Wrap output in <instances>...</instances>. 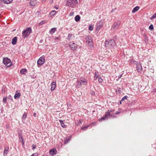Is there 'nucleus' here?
Here are the masks:
<instances>
[{
  "instance_id": "nucleus-8",
  "label": "nucleus",
  "mask_w": 156,
  "mask_h": 156,
  "mask_svg": "<svg viewBox=\"0 0 156 156\" xmlns=\"http://www.w3.org/2000/svg\"><path fill=\"white\" fill-rule=\"evenodd\" d=\"M114 110H112L110 109L108 110V112H107V113L105 115V116L103 117H102L101 119H99V121L101 122L103 120L107 119L108 118V114H110V113L112 112H114Z\"/></svg>"
},
{
  "instance_id": "nucleus-6",
  "label": "nucleus",
  "mask_w": 156,
  "mask_h": 156,
  "mask_svg": "<svg viewBox=\"0 0 156 156\" xmlns=\"http://www.w3.org/2000/svg\"><path fill=\"white\" fill-rule=\"evenodd\" d=\"M3 63L5 65L8 66L11 65L12 63L11 62L10 60L8 58H5L3 59Z\"/></svg>"
},
{
  "instance_id": "nucleus-46",
  "label": "nucleus",
  "mask_w": 156,
  "mask_h": 156,
  "mask_svg": "<svg viewBox=\"0 0 156 156\" xmlns=\"http://www.w3.org/2000/svg\"><path fill=\"white\" fill-rule=\"evenodd\" d=\"M109 116V117H112V115L111 114H110H110H108V116Z\"/></svg>"
},
{
  "instance_id": "nucleus-52",
  "label": "nucleus",
  "mask_w": 156,
  "mask_h": 156,
  "mask_svg": "<svg viewBox=\"0 0 156 156\" xmlns=\"http://www.w3.org/2000/svg\"><path fill=\"white\" fill-rule=\"evenodd\" d=\"M120 104H121V101L120 102Z\"/></svg>"
},
{
  "instance_id": "nucleus-47",
  "label": "nucleus",
  "mask_w": 156,
  "mask_h": 156,
  "mask_svg": "<svg viewBox=\"0 0 156 156\" xmlns=\"http://www.w3.org/2000/svg\"><path fill=\"white\" fill-rule=\"evenodd\" d=\"M58 39V37H56L54 38L55 41H57Z\"/></svg>"
},
{
  "instance_id": "nucleus-15",
  "label": "nucleus",
  "mask_w": 156,
  "mask_h": 156,
  "mask_svg": "<svg viewBox=\"0 0 156 156\" xmlns=\"http://www.w3.org/2000/svg\"><path fill=\"white\" fill-rule=\"evenodd\" d=\"M16 92L17 93L15 94L14 96V98L15 99L17 98H19L21 96V94L20 93H18L17 91H16Z\"/></svg>"
},
{
  "instance_id": "nucleus-11",
  "label": "nucleus",
  "mask_w": 156,
  "mask_h": 156,
  "mask_svg": "<svg viewBox=\"0 0 156 156\" xmlns=\"http://www.w3.org/2000/svg\"><path fill=\"white\" fill-rule=\"evenodd\" d=\"M69 45L71 49L72 50H75L77 48L76 44L74 43L70 42Z\"/></svg>"
},
{
  "instance_id": "nucleus-39",
  "label": "nucleus",
  "mask_w": 156,
  "mask_h": 156,
  "mask_svg": "<svg viewBox=\"0 0 156 156\" xmlns=\"http://www.w3.org/2000/svg\"><path fill=\"white\" fill-rule=\"evenodd\" d=\"M36 147V145L34 144H33L32 146V148L34 150Z\"/></svg>"
},
{
  "instance_id": "nucleus-18",
  "label": "nucleus",
  "mask_w": 156,
  "mask_h": 156,
  "mask_svg": "<svg viewBox=\"0 0 156 156\" xmlns=\"http://www.w3.org/2000/svg\"><path fill=\"white\" fill-rule=\"evenodd\" d=\"M139 7L138 6H136L134 7L132 11V12L134 13L136 12H137L139 9Z\"/></svg>"
},
{
  "instance_id": "nucleus-22",
  "label": "nucleus",
  "mask_w": 156,
  "mask_h": 156,
  "mask_svg": "<svg viewBox=\"0 0 156 156\" xmlns=\"http://www.w3.org/2000/svg\"><path fill=\"white\" fill-rule=\"evenodd\" d=\"M80 17L79 15H77L75 17V20L76 22L79 21L80 20Z\"/></svg>"
},
{
  "instance_id": "nucleus-10",
  "label": "nucleus",
  "mask_w": 156,
  "mask_h": 156,
  "mask_svg": "<svg viewBox=\"0 0 156 156\" xmlns=\"http://www.w3.org/2000/svg\"><path fill=\"white\" fill-rule=\"evenodd\" d=\"M103 25V21L102 20H100L97 23L96 27V30H99Z\"/></svg>"
},
{
  "instance_id": "nucleus-23",
  "label": "nucleus",
  "mask_w": 156,
  "mask_h": 156,
  "mask_svg": "<svg viewBox=\"0 0 156 156\" xmlns=\"http://www.w3.org/2000/svg\"><path fill=\"white\" fill-rule=\"evenodd\" d=\"M71 139V136H69L68 138H66L65 139L64 143L67 144L70 140Z\"/></svg>"
},
{
  "instance_id": "nucleus-16",
  "label": "nucleus",
  "mask_w": 156,
  "mask_h": 156,
  "mask_svg": "<svg viewBox=\"0 0 156 156\" xmlns=\"http://www.w3.org/2000/svg\"><path fill=\"white\" fill-rule=\"evenodd\" d=\"M17 41V38L15 37L13 38L12 40V43L13 45H15L16 44Z\"/></svg>"
},
{
  "instance_id": "nucleus-27",
  "label": "nucleus",
  "mask_w": 156,
  "mask_h": 156,
  "mask_svg": "<svg viewBox=\"0 0 156 156\" xmlns=\"http://www.w3.org/2000/svg\"><path fill=\"white\" fill-rule=\"evenodd\" d=\"M89 125L85 126L84 127H81V129L83 130H86V129H87V128L89 127Z\"/></svg>"
},
{
  "instance_id": "nucleus-38",
  "label": "nucleus",
  "mask_w": 156,
  "mask_h": 156,
  "mask_svg": "<svg viewBox=\"0 0 156 156\" xmlns=\"http://www.w3.org/2000/svg\"><path fill=\"white\" fill-rule=\"evenodd\" d=\"M144 41H145V42L147 43L148 41L147 37H144Z\"/></svg>"
},
{
  "instance_id": "nucleus-48",
  "label": "nucleus",
  "mask_w": 156,
  "mask_h": 156,
  "mask_svg": "<svg viewBox=\"0 0 156 156\" xmlns=\"http://www.w3.org/2000/svg\"><path fill=\"white\" fill-rule=\"evenodd\" d=\"M36 114L35 113H34L33 114V115L35 117L36 116Z\"/></svg>"
},
{
  "instance_id": "nucleus-35",
  "label": "nucleus",
  "mask_w": 156,
  "mask_h": 156,
  "mask_svg": "<svg viewBox=\"0 0 156 156\" xmlns=\"http://www.w3.org/2000/svg\"><path fill=\"white\" fill-rule=\"evenodd\" d=\"M45 23V21H43L39 23V25L40 26L42 25L43 24H44Z\"/></svg>"
},
{
  "instance_id": "nucleus-26",
  "label": "nucleus",
  "mask_w": 156,
  "mask_h": 156,
  "mask_svg": "<svg viewBox=\"0 0 156 156\" xmlns=\"http://www.w3.org/2000/svg\"><path fill=\"white\" fill-rule=\"evenodd\" d=\"M56 13V12L55 10H52L50 13V15L51 16H54Z\"/></svg>"
},
{
  "instance_id": "nucleus-50",
  "label": "nucleus",
  "mask_w": 156,
  "mask_h": 156,
  "mask_svg": "<svg viewBox=\"0 0 156 156\" xmlns=\"http://www.w3.org/2000/svg\"><path fill=\"white\" fill-rule=\"evenodd\" d=\"M56 9H58V7H56L55 6L54 7Z\"/></svg>"
},
{
  "instance_id": "nucleus-21",
  "label": "nucleus",
  "mask_w": 156,
  "mask_h": 156,
  "mask_svg": "<svg viewBox=\"0 0 156 156\" xmlns=\"http://www.w3.org/2000/svg\"><path fill=\"white\" fill-rule=\"evenodd\" d=\"M12 0H2L3 2L6 4L10 3L12 1Z\"/></svg>"
},
{
  "instance_id": "nucleus-45",
  "label": "nucleus",
  "mask_w": 156,
  "mask_h": 156,
  "mask_svg": "<svg viewBox=\"0 0 156 156\" xmlns=\"http://www.w3.org/2000/svg\"><path fill=\"white\" fill-rule=\"evenodd\" d=\"M73 14H74V12H72L70 13L69 15L70 16H72L73 15Z\"/></svg>"
},
{
  "instance_id": "nucleus-17",
  "label": "nucleus",
  "mask_w": 156,
  "mask_h": 156,
  "mask_svg": "<svg viewBox=\"0 0 156 156\" xmlns=\"http://www.w3.org/2000/svg\"><path fill=\"white\" fill-rule=\"evenodd\" d=\"M36 0H31L30 2V5L33 6H35L36 4Z\"/></svg>"
},
{
  "instance_id": "nucleus-49",
  "label": "nucleus",
  "mask_w": 156,
  "mask_h": 156,
  "mask_svg": "<svg viewBox=\"0 0 156 156\" xmlns=\"http://www.w3.org/2000/svg\"><path fill=\"white\" fill-rule=\"evenodd\" d=\"M143 36H144V37H147L146 35L145 34H144Z\"/></svg>"
},
{
  "instance_id": "nucleus-40",
  "label": "nucleus",
  "mask_w": 156,
  "mask_h": 156,
  "mask_svg": "<svg viewBox=\"0 0 156 156\" xmlns=\"http://www.w3.org/2000/svg\"><path fill=\"white\" fill-rule=\"evenodd\" d=\"M38 154L37 153H34L31 156H38Z\"/></svg>"
},
{
  "instance_id": "nucleus-41",
  "label": "nucleus",
  "mask_w": 156,
  "mask_h": 156,
  "mask_svg": "<svg viewBox=\"0 0 156 156\" xmlns=\"http://www.w3.org/2000/svg\"><path fill=\"white\" fill-rule=\"evenodd\" d=\"M8 98L9 100H12V96H11V95H9L8 96Z\"/></svg>"
},
{
  "instance_id": "nucleus-4",
  "label": "nucleus",
  "mask_w": 156,
  "mask_h": 156,
  "mask_svg": "<svg viewBox=\"0 0 156 156\" xmlns=\"http://www.w3.org/2000/svg\"><path fill=\"white\" fill-rule=\"evenodd\" d=\"M87 83V80L85 79H83L81 80V82L78 81L76 82V87H77L79 88L80 87V86L86 85Z\"/></svg>"
},
{
  "instance_id": "nucleus-37",
  "label": "nucleus",
  "mask_w": 156,
  "mask_h": 156,
  "mask_svg": "<svg viewBox=\"0 0 156 156\" xmlns=\"http://www.w3.org/2000/svg\"><path fill=\"white\" fill-rule=\"evenodd\" d=\"M7 97H4L3 98V102H4L5 103L6 101V99H7Z\"/></svg>"
},
{
  "instance_id": "nucleus-7",
  "label": "nucleus",
  "mask_w": 156,
  "mask_h": 156,
  "mask_svg": "<svg viewBox=\"0 0 156 156\" xmlns=\"http://www.w3.org/2000/svg\"><path fill=\"white\" fill-rule=\"evenodd\" d=\"M121 23V22L120 21H115L113 24L112 28L114 30L118 29L119 28Z\"/></svg>"
},
{
  "instance_id": "nucleus-33",
  "label": "nucleus",
  "mask_w": 156,
  "mask_h": 156,
  "mask_svg": "<svg viewBox=\"0 0 156 156\" xmlns=\"http://www.w3.org/2000/svg\"><path fill=\"white\" fill-rule=\"evenodd\" d=\"M98 81L99 83H101L103 81V80L101 77H99L98 78Z\"/></svg>"
},
{
  "instance_id": "nucleus-29",
  "label": "nucleus",
  "mask_w": 156,
  "mask_h": 156,
  "mask_svg": "<svg viewBox=\"0 0 156 156\" xmlns=\"http://www.w3.org/2000/svg\"><path fill=\"white\" fill-rule=\"evenodd\" d=\"M94 28L93 26L92 25H90L89 27L88 30H90L92 31Z\"/></svg>"
},
{
  "instance_id": "nucleus-19",
  "label": "nucleus",
  "mask_w": 156,
  "mask_h": 156,
  "mask_svg": "<svg viewBox=\"0 0 156 156\" xmlns=\"http://www.w3.org/2000/svg\"><path fill=\"white\" fill-rule=\"evenodd\" d=\"M56 30V29L55 28H52L50 30L49 32L50 34H53L55 33Z\"/></svg>"
},
{
  "instance_id": "nucleus-20",
  "label": "nucleus",
  "mask_w": 156,
  "mask_h": 156,
  "mask_svg": "<svg viewBox=\"0 0 156 156\" xmlns=\"http://www.w3.org/2000/svg\"><path fill=\"white\" fill-rule=\"evenodd\" d=\"M27 70L25 69H22L20 70V73L21 74H25Z\"/></svg>"
},
{
  "instance_id": "nucleus-51",
  "label": "nucleus",
  "mask_w": 156,
  "mask_h": 156,
  "mask_svg": "<svg viewBox=\"0 0 156 156\" xmlns=\"http://www.w3.org/2000/svg\"><path fill=\"white\" fill-rule=\"evenodd\" d=\"M122 76V75L121 74L120 76H119V78H121V77Z\"/></svg>"
},
{
  "instance_id": "nucleus-13",
  "label": "nucleus",
  "mask_w": 156,
  "mask_h": 156,
  "mask_svg": "<svg viewBox=\"0 0 156 156\" xmlns=\"http://www.w3.org/2000/svg\"><path fill=\"white\" fill-rule=\"evenodd\" d=\"M136 69L138 72H141L142 69L141 65L140 63H138L136 65Z\"/></svg>"
},
{
  "instance_id": "nucleus-1",
  "label": "nucleus",
  "mask_w": 156,
  "mask_h": 156,
  "mask_svg": "<svg viewBox=\"0 0 156 156\" xmlns=\"http://www.w3.org/2000/svg\"><path fill=\"white\" fill-rule=\"evenodd\" d=\"M86 40L87 44L90 47H93V43L91 37L89 36H87L86 37Z\"/></svg>"
},
{
  "instance_id": "nucleus-32",
  "label": "nucleus",
  "mask_w": 156,
  "mask_h": 156,
  "mask_svg": "<svg viewBox=\"0 0 156 156\" xmlns=\"http://www.w3.org/2000/svg\"><path fill=\"white\" fill-rule=\"evenodd\" d=\"M149 28L150 30H152L154 29V27L152 24H151L149 27Z\"/></svg>"
},
{
  "instance_id": "nucleus-36",
  "label": "nucleus",
  "mask_w": 156,
  "mask_h": 156,
  "mask_svg": "<svg viewBox=\"0 0 156 156\" xmlns=\"http://www.w3.org/2000/svg\"><path fill=\"white\" fill-rule=\"evenodd\" d=\"M128 97L127 96H124L122 98V101H124L125 100L127 99V98H128Z\"/></svg>"
},
{
  "instance_id": "nucleus-44",
  "label": "nucleus",
  "mask_w": 156,
  "mask_h": 156,
  "mask_svg": "<svg viewBox=\"0 0 156 156\" xmlns=\"http://www.w3.org/2000/svg\"><path fill=\"white\" fill-rule=\"evenodd\" d=\"M120 113H121L120 112H116L115 113V114H116V115H118V114H119Z\"/></svg>"
},
{
  "instance_id": "nucleus-12",
  "label": "nucleus",
  "mask_w": 156,
  "mask_h": 156,
  "mask_svg": "<svg viewBox=\"0 0 156 156\" xmlns=\"http://www.w3.org/2000/svg\"><path fill=\"white\" fill-rule=\"evenodd\" d=\"M49 153L51 155L53 156L54 155L56 154L57 151L55 148H53L50 151Z\"/></svg>"
},
{
  "instance_id": "nucleus-24",
  "label": "nucleus",
  "mask_w": 156,
  "mask_h": 156,
  "mask_svg": "<svg viewBox=\"0 0 156 156\" xmlns=\"http://www.w3.org/2000/svg\"><path fill=\"white\" fill-rule=\"evenodd\" d=\"M8 149L9 148H5L4 149V152L3 153L4 155L7 154L9 152Z\"/></svg>"
},
{
  "instance_id": "nucleus-28",
  "label": "nucleus",
  "mask_w": 156,
  "mask_h": 156,
  "mask_svg": "<svg viewBox=\"0 0 156 156\" xmlns=\"http://www.w3.org/2000/svg\"><path fill=\"white\" fill-rule=\"evenodd\" d=\"M98 76V75L97 74L96 72L95 73V76L94 77V79L95 80H96Z\"/></svg>"
},
{
  "instance_id": "nucleus-5",
  "label": "nucleus",
  "mask_w": 156,
  "mask_h": 156,
  "mask_svg": "<svg viewBox=\"0 0 156 156\" xmlns=\"http://www.w3.org/2000/svg\"><path fill=\"white\" fill-rule=\"evenodd\" d=\"M77 0H68L67 4L69 6L73 7L77 3Z\"/></svg>"
},
{
  "instance_id": "nucleus-31",
  "label": "nucleus",
  "mask_w": 156,
  "mask_h": 156,
  "mask_svg": "<svg viewBox=\"0 0 156 156\" xmlns=\"http://www.w3.org/2000/svg\"><path fill=\"white\" fill-rule=\"evenodd\" d=\"M155 18H156V12L153 14L150 19L152 20Z\"/></svg>"
},
{
  "instance_id": "nucleus-34",
  "label": "nucleus",
  "mask_w": 156,
  "mask_h": 156,
  "mask_svg": "<svg viewBox=\"0 0 156 156\" xmlns=\"http://www.w3.org/2000/svg\"><path fill=\"white\" fill-rule=\"evenodd\" d=\"M72 36V34H69L68 35V37L67 38V39L68 40H69L70 39V38Z\"/></svg>"
},
{
  "instance_id": "nucleus-3",
  "label": "nucleus",
  "mask_w": 156,
  "mask_h": 156,
  "mask_svg": "<svg viewBox=\"0 0 156 156\" xmlns=\"http://www.w3.org/2000/svg\"><path fill=\"white\" fill-rule=\"evenodd\" d=\"M105 44L106 47H112L114 46L115 43L114 40H111L108 41H106L105 42Z\"/></svg>"
},
{
  "instance_id": "nucleus-2",
  "label": "nucleus",
  "mask_w": 156,
  "mask_h": 156,
  "mask_svg": "<svg viewBox=\"0 0 156 156\" xmlns=\"http://www.w3.org/2000/svg\"><path fill=\"white\" fill-rule=\"evenodd\" d=\"M31 32V29L30 27L27 28L23 32L22 34L23 37L25 38L28 36Z\"/></svg>"
},
{
  "instance_id": "nucleus-14",
  "label": "nucleus",
  "mask_w": 156,
  "mask_h": 156,
  "mask_svg": "<svg viewBox=\"0 0 156 156\" xmlns=\"http://www.w3.org/2000/svg\"><path fill=\"white\" fill-rule=\"evenodd\" d=\"M56 86V84L55 82H53L51 84V91L55 90Z\"/></svg>"
},
{
  "instance_id": "nucleus-30",
  "label": "nucleus",
  "mask_w": 156,
  "mask_h": 156,
  "mask_svg": "<svg viewBox=\"0 0 156 156\" xmlns=\"http://www.w3.org/2000/svg\"><path fill=\"white\" fill-rule=\"evenodd\" d=\"M27 115V114L26 113L24 112V114L23 116V117H22V119H23L25 120V119L26 118V117Z\"/></svg>"
},
{
  "instance_id": "nucleus-43",
  "label": "nucleus",
  "mask_w": 156,
  "mask_h": 156,
  "mask_svg": "<svg viewBox=\"0 0 156 156\" xmlns=\"http://www.w3.org/2000/svg\"><path fill=\"white\" fill-rule=\"evenodd\" d=\"M90 93L93 95H94V94H95L94 92V91H91Z\"/></svg>"
},
{
  "instance_id": "nucleus-9",
  "label": "nucleus",
  "mask_w": 156,
  "mask_h": 156,
  "mask_svg": "<svg viewBox=\"0 0 156 156\" xmlns=\"http://www.w3.org/2000/svg\"><path fill=\"white\" fill-rule=\"evenodd\" d=\"M45 62L44 57V56H41L40 58L37 61L38 64L41 66Z\"/></svg>"
},
{
  "instance_id": "nucleus-25",
  "label": "nucleus",
  "mask_w": 156,
  "mask_h": 156,
  "mask_svg": "<svg viewBox=\"0 0 156 156\" xmlns=\"http://www.w3.org/2000/svg\"><path fill=\"white\" fill-rule=\"evenodd\" d=\"M59 122H60V124L61 125V126H62V127L63 128L65 127L66 126L64 124V123L63 122V121L62 120H59Z\"/></svg>"
},
{
  "instance_id": "nucleus-42",
  "label": "nucleus",
  "mask_w": 156,
  "mask_h": 156,
  "mask_svg": "<svg viewBox=\"0 0 156 156\" xmlns=\"http://www.w3.org/2000/svg\"><path fill=\"white\" fill-rule=\"evenodd\" d=\"M20 137L22 139V143L23 144V145L24 142H23V137L21 135L20 136Z\"/></svg>"
}]
</instances>
